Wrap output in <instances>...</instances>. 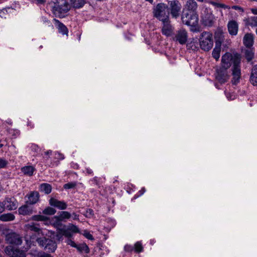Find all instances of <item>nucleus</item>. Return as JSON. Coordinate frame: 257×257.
Masks as SVG:
<instances>
[{
  "label": "nucleus",
  "instance_id": "obj_51",
  "mask_svg": "<svg viewBox=\"0 0 257 257\" xmlns=\"http://www.w3.org/2000/svg\"><path fill=\"white\" fill-rule=\"evenodd\" d=\"M84 236L89 240H93L94 238L92 235L89 232H85L84 233Z\"/></svg>",
  "mask_w": 257,
  "mask_h": 257
},
{
  "label": "nucleus",
  "instance_id": "obj_40",
  "mask_svg": "<svg viewBox=\"0 0 257 257\" xmlns=\"http://www.w3.org/2000/svg\"><path fill=\"white\" fill-rule=\"evenodd\" d=\"M68 230L73 233H78L79 232V228L75 225L70 224L68 228Z\"/></svg>",
  "mask_w": 257,
  "mask_h": 257
},
{
  "label": "nucleus",
  "instance_id": "obj_13",
  "mask_svg": "<svg viewBox=\"0 0 257 257\" xmlns=\"http://www.w3.org/2000/svg\"><path fill=\"white\" fill-rule=\"evenodd\" d=\"M2 204L4 209L6 208L9 210H15L18 207V202L16 199L12 198H7Z\"/></svg>",
  "mask_w": 257,
  "mask_h": 257
},
{
  "label": "nucleus",
  "instance_id": "obj_15",
  "mask_svg": "<svg viewBox=\"0 0 257 257\" xmlns=\"http://www.w3.org/2000/svg\"><path fill=\"white\" fill-rule=\"evenodd\" d=\"M243 43L247 48H251L254 43L253 35L251 33L245 34L243 38Z\"/></svg>",
  "mask_w": 257,
  "mask_h": 257
},
{
  "label": "nucleus",
  "instance_id": "obj_2",
  "mask_svg": "<svg viewBox=\"0 0 257 257\" xmlns=\"http://www.w3.org/2000/svg\"><path fill=\"white\" fill-rule=\"evenodd\" d=\"M153 13L154 17L162 23H167L170 20L168 6L164 3L158 4L153 8Z\"/></svg>",
  "mask_w": 257,
  "mask_h": 257
},
{
  "label": "nucleus",
  "instance_id": "obj_42",
  "mask_svg": "<svg viewBox=\"0 0 257 257\" xmlns=\"http://www.w3.org/2000/svg\"><path fill=\"white\" fill-rule=\"evenodd\" d=\"M76 186L75 182H69L64 185V188L65 189H69L74 188Z\"/></svg>",
  "mask_w": 257,
  "mask_h": 257
},
{
  "label": "nucleus",
  "instance_id": "obj_57",
  "mask_svg": "<svg viewBox=\"0 0 257 257\" xmlns=\"http://www.w3.org/2000/svg\"><path fill=\"white\" fill-rule=\"evenodd\" d=\"M72 217L74 220H78L79 219L78 215H77L75 213H73Z\"/></svg>",
  "mask_w": 257,
  "mask_h": 257
},
{
  "label": "nucleus",
  "instance_id": "obj_11",
  "mask_svg": "<svg viewBox=\"0 0 257 257\" xmlns=\"http://www.w3.org/2000/svg\"><path fill=\"white\" fill-rule=\"evenodd\" d=\"M62 221L58 216H54L51 219L48 218L47 222L45 223V224L51 225L56 228L57 230L60 231L63 227H65V225L62 224Z\"/></svg>",
  "mask_w": 257,
  "mask_h": 257
},
{
  "label": "nucleus",
  "instance_id": "obj_34",
  "mask_svg": "<svg viewBox=\"0 0 257 257\" xmlns=\"http://www.w3.org/2000/svg\"><path fill=\"white\" fill-rule=\"evenodd\" d=\"M58 216L63 221L66 219H69L71 217V214L68 211H63L60 212Z\"/></svg>",
  "mask_w": 257,
  "mask_h": 257
},
{
  "label": "nucleus",
  "instance_id": "obj_16",
  "mask_svg": "<svg viewBox=\"0 0 257 257\" xmlns=\"http://www.w3.org/2000/svg\"><path fill=\"white\" fill-rule=\"evenodd\" d=\"M227 28L229 33L231 35L235 36L238 32V25L235 21H230L228 23Z\"/></svg>",
  "mask_w": 257,
  "mask_h": 257
},
{
  "label": "nucleus",
  "instance_id": "obj_6",
  "mask_svg": "<svg viewBox=\"0 0 257 257\" xmlns=\"http://www.w3.org/2000/svg\"><path fill=\"white\" fill-rule=\"evenodd\" d=\"M232 75L231 82L236 85L239 83L241 77L240 60L238 58L235 59L234 65L232 66Z\"/></svg>",
  "mask_w": 257,
  "mask_h": 257
},
{
  "label": "nucleus",
  "instance_id": "obj_33",
  "mask_svg": "<svg viewBox=\"0 0 257 257\" xmlns=\"http://www.w3.org/2000/svg\"><path fill=\"white\" fill-rule=\"evenodd\" d=\"M77 249L81 252H84L86 253H89V249L88 246L85 243L80 244L78 245H76V247H75Z\"/></svg>",
  "mask_w": 257,
  "mask_h": 257
},
{
  "label": "nucleus",
  "instance_id": "obj_32",
  "mask_svg": "<svg viewBox=\"0 0 257 257\" xmlns=\"http://www.w3.org/2000/svg\"><path fill=\"white\" fill-rule=\"evenodd\" d=\"M25 228L28 230H31L35 232H39L40 228L34 223H30L25 225Z\"/></svg>",
  "mask_w": 257,
  "mask_h": 257
},
{
  "label": "nucleus",
  "instance_id": "obj_56",
  "mask_svg": "<svg viewBox=\"0 0 257 257\" xmlns=\"http://www.w3.org/2000/svg\"><path fill=\"white\" fill-rule=\"evenodd\" d=\"M42 20L44 23H47L48 24H49L50 23V21L47 18H46L45 17H42Z\"/></svg>",
  "mask_w": 257,
  "mask_h": 257
},
{
  "label": "nucleus",
  "instance_id": "obj_12",
  "mask_svg": "<svg viewBox=\"0 0 257 257\" xmlns=\"http://www.w3.org/2000/svg\"><path fill=\"white\" fill-rule=\"evenodd\" d=\"M6 241L10 244L9 245L14 246V245H19L22 243V239L18 234L13 233H10L6 236Z\"/></svg>",
  "mask_w": 257,
  "mask_h": 257
},
{
  "label": "nucleus",
  "instance_id": "obj_39",
  "mask_svg": "<svg viewBox=\"0 0 257 257\" xmlns=\"http://www.w3.org/2000/svg\"><path fill=\"white\" fill-rule=\"evenodd\" d=\"M135 250L137 252H140L143 251V247L140 241L137 242L134 245Z\"/></svg>",
  "mask_w": 257,
  "mask_h": 257
},
{
  "label": "nucleus",
  "instance_id": "obj_50",
  "mask_svg": "<svg viewBox=\"0 0 257 257\" xmlns=\"http://www.w3.org/2000/svg\"><path fill=\"white\" fill-rule=\"evenodd\" d=\"M8 164L7 161L2 158H0V169L4 168Z\"/></svg>",
  "mask_w": 257,
  "mask_h": 257
},
{
  "label": "nucleus",
  "instance_id": "obj_18",
  "mask_svg": "<svg viewBox=\"0 0 257 257\" xmlns=\"http://www.w3.org/2000/svg\"><path fill=\"white\" fill-rule=\"evenodd\" d=\"M28 200L27 202L30 204H36L39 199V194L37 191H33L28 195Z\"/></svg>",
  "mask_w": 257,
  "mask_h": 257
},
{
  "label": "nucleus",
  "instance_id": "obj_64",
  "mask_svg": "<svg viewBox=\"0 0 257 257\" xmlns=\"http://www.w3.org/2000/svg\"><path fill=\"white\" fill-rule=\"evenodd\" d=\"M7 123L10 124H12V121L11 119H8V120L7 121Z\"/></svg>",
  "mask_w": 257,
  "mask_h": 257
},
{
  "label": "nucleus",
  "instance_id": "obj_25",
  "mask_svg": "<svg viewBox=\"0 0 257 257\" xmlns=\"http://www.w3.org/2000/svg\"><path fill=\"white\" fill-rule=\"evenodd\" d=\"M245 24L251 27H257V16H252L245 20Z\"/></svg>",
  "mask_w": 257,
  "mask_h": 257
},
{
  "label": "nucleus",
  "instance_id": "obj_14",
  "mask_svg": "<svg viewBox=\"0 0 257 257\" xmlns=\"http://www.w3.org/2000/svg\"><path fill=\"white\" fill-rule=\"evenodd\" d=\"M49 204L60 210H65L67 208V204L64 201H60L54 198H51L49 200Z\"/></svg>",
  "mask_w": 257,
  "mask_h": 257
},
{
  "label": "nucleus",
  "instance_id": "obj_19",
  "mask_svg": "<svg viewBox=\"0 0 257 257\" xmlns=\"http://www.w3.org/2000/svg\"><path fill=\"white\" fill-rule=\"evenodd\" d=\"M170 20H169L167 23H163V26L162 28V33L167 36H171L173 30L172 27L170 24Z\"/></svg>",
  "mask_w": 257,
  "mask_h": 257
},
{
  "label": "nucleus",
  "instance_id": "obj_3",
  "mask_svg": "<svg viewBox=\"0 0 257 257\" xmlns=\"http://www.w3.org/2000/svg\"><path fill=\"white\" fill-rule=\"evenodd\" d=\"M181 19L184 24L191 27V31H197L198 18L196 13H189V12H186V11L184 10Z\"/></svg>",
  "mask_w": 257,
  "mask_h": 257
},
{
  "label": "nucleus",
  "instance_id": "obj_52",
  "mask_svg": "<svg viewBox=\"0 0 257 257\" xmlns=\"http://www.w3.org/2000/svg\"><path fill=\"white\" fill-rule=\"evenodd\" d=\"M231 9H233V10H236V11H238L240 12H243L244 10L242 8L239 7V6H233L232 7H231Z\"/></svg>",
  "mask_w": 257,
  "mask_h": 257
},
{
  "label": "nucleus",
  "instance_id": "obj_10",
  "mask_svg": "<svg viewBox=\"0 0 257 257\" xmlns=\"http://www.w3.org/2000/svg\"><path fill=\"white\" fill-rule=\"evenodd\" d=\"M173 39L174 41L183 45L186 43L188 39L187 32L185 29H180L176 32Z\"/></svg>",
  "mask_w": 257,
  "mask_h": 257
},
{
  "label": "nucleus",
  "instance_id": "obj_20",
  "mask_svg": "<svg viewBox=\"0 0 257 257\" xmlns=\"http://www.w3.org/2000/svg\"><path fill=\"white\" fill-rule=\"evenodd\" d=\"M55 24L57 25V27L59 30V32L63 35H68V30L67 27L58 20L54 19Z\"/></svg>",
  "mask_w": 257,
  "mask_h": 257
},
{
  "label": "nucleus",
  "instance_id": "obj_30",
  "mask_svg": "<svg viewBox=\"0 0 257 257\" xmlns=\"http://www.w3.org/2000/svg\"><path fill=\"white\" fill-rule=\"evenodd\" d=\"M70 2L72 6L76 9L82 8L85 4L84 0H70Z\"/></svg>",
  "mask_w": 257,
  "mask_h": 257
},
{
  "label": "nucleus",
  "instance_id": "obj_58",
  "mask_svg": "<svg viewBox=\"0 0 257 257\" xmlns=\"http://www.w3.org/2000/svg\"><path fill=\"white\" fill-rule=\"evenodd\" d=\"M250 11L253 14L257 15V8H252Z\"/></svg>",
  "mask_w": 257,
  "mask_h": 257
},
{
  "label": "nucleus",
  "instance_id": "obj_53",
  "mask_svg": "<svg viewBox=\"0 0 257 257\" xmlns=\"http://www.w3.org/2000/svg\"><path fill=\"white\" fill-rule=\"evenodd\" d=\"M55 158L59 160H63L64 158V156L59 152L55 153Z\"/></svg>",
  "mask_w": 257,
  "mask_h": 257
},
{
  "label": "nucleus",
  "instance_id": "obj_23",
  "mask_svg": "<svg viewBox=\"0 0 257 257\" xmlns=\"http://www.w3.org/2000/svg\"><path fill=\"white\" fill-rule=\"evenodd\" d=\"M250 81L254 86H257V65L254 66L251 70Z\"/></svg>",
  "mask_w": 257,
  "mask_h": 257
},
{
  "label": "nucleus",
  "instance_id": "obj_4",
  "mask_svg": "<svg viewBox=\"0 0 257 257\" xmlns=\"http://www.w3.org/2000/svg\"><path fill=\"white\" fill-rule=\"evenodd\" d=\"M200 48L205 51H209L213 47L212 35L209 32H203L199 38Z\"/></svg>",
  "mask_w": 257,
  "mask_h": 257
},
{
  "label": "nucleus",
  "instance_id": "obj_46",
  "mask_svg": "<svg viewBox=\"0 0 257 257\" xmlns=\"http://www.w3.org/2000/svg\"><path fill=\"white\" fill-rule=\"evenodd\" d=\"M204 22L206 26L210 27L212 26L214 22L213 19L212 18H210V19L204 20Z\"/></svg>",
  "mask_w": 257,
  "mask_h": 257
},
{
  "label": "nucleus",
  "instance_id": "obj_17",
  "mask_svg": "<svg viewBox=\"0 0 257 257\" xmlns=\"http://www.w3.org/2000/svg\"><path fill=\"white\" fill-rule=\"evenodd\" d=\"M197 4L194 0H188L185 5V10L189 13H195Z\"/></svg>",
  "mask_w": 257,
  "mask_h": 257
},
{
  "label": "nucleus",
  "instance_id": "obj_27",
  "mask_svg": "<svg viewBox=\"0 0 257 257\" xmlns=\"http://www.w3.org/2000/svg\"><path fill=\"white\" fill-rule=\"evenodd\" d=\"M14 11V9L11 8H5L0 10V18L6 19L9 16V14Z\"/></svg>",
  "mask_w": 257,
  "mask_h": 257
},
{
  "label": "nucleus",
  "instance_id": "obj_29",
  "mask_svg": "<svg viewBox=\"0 0 257 257\" xmlns=\"http://www.w3.org/2000/svg\"><path fill=\"white\" fill-rule=\"evenodd\" d=\"M40 189L41 191L44 192L45 194H48L52 191L51 186L47 183H43L40 185Z\"/></svg>",
  "mask_w": 257,
  "mask_h": 257
},
{
  "label": "nucleus",
  "instance_id": "obj_24",
  "mask_svg": "<svg viewBox=\"0 0 257 257\" xmlns=\"http://www.w3.org/2000/svg\"><path fill=\"white\" fill-rule=\"evenodd\" d=\"M21 171L25 175L31 176L33 175L35 169L32 166H26L22 168Z\"/></svg>",
  "mask_w": 257,
  "mask_h": 257
},
{
  "label": "nucleus",
  "instance_id": "obj_35",
  "mask_svg": "<svg viewBox=\"0 0 257 257\" xmlns=\"http://www.w3.org/2000/svg\"><path fill=\"white\" fill-rule=\"evenodd\" d=\"M209 3L211 5H212V6H213L215 8H223V9H230V7H229L228 6H227L223 4L216 3L214 1H210L209 2Z\"/></svg>",
  "mask_w": 257,
  "mask_h": 257
},
{
  "label": "nucleus",
  "instance_id": "obj_60",
  "mask_svg": "<svg viewBox=\"0 0 257 257\" xmlns=\"http://www.w3.org/2000/svg\"><path fill=\"white\" fill-rule=\"evenodd\" d=\"M4 211V205L2 203L0 202V213Z\"/></svg>",
  "mask_w": 257,
  "mask_h": 257
},
{
  "label": "nucleus",
  "instance_id": "obj_43",
  "mask_svg": "<svg viewBox=\"0 0 257 257\" xmlns=\"http://www.w3.org/2000/svg\"><path fill=\"white\" fill-rule=\"evenodd\" d=\"M33 255L34 257H52L50 254L44 252H38L36 254H34Z\"/></svg>",
  "mask_w": 257,
  "mask_h": 257
},
{
  "label": "nucleus",
  "instance_id": "obj_21",
  "mask_svg": "<svg viewBox=\"0 0 257 257\" xmlns=\"http://www.w3.org/2000/svg\"><path fill=\"white\" fill-rule=\"evenodd\" d=\"M221 51V43L220 42H216L215 47L214 48L212 55V57L215 59L216 60H218L220 57V53Z\"/></svg>",
  "mask_w": 257,
  "mask_h": 257
},
{
  "label": "nucleus",
  "instance_id": "obj_36",
  "mask_svg": "<svg viewBox=\"0 0 257 257\" xmlns=\"http://www.w3.org/2000/svg\"><path fill=\"white\" fill-rule=\"evenodd\" d=\"M32 220L35 221H43L47 222L48 217L42 215H35L32 216Z\"/></svg>",
  "mask_w": 257,
  "mask_h": 257
},
{
  "label": "nucleus",
  "instance_id": "obj_5",
  "mask_svg": "<svg viewBox=\"0 0 257 257\" xmlns=\"http://www.w3.org/2000/svg\"><path fill=\"white\" fill-rule=\"evenodd\" d=\"M238 58L240 60V57L237 54L232 55L229 53H226L222 56L221 58V67L228 69L229 68L231 64L234 65L235 59Z\"/></svg>",
  "mask_w": 257,
  "mask_h": 257
},
{
  "label": "nucleus",
  "instance_id": "obj_9",
  "mask_svg": "<svg viewBox=\"0 0 257 257\" xmlns=\"http://www.w3.org/2000/svg\"><path fill=\"white\" fill-rule=\"evenodd\" d=\"M227 70L223 67L217 70L215 78L219 83H224L229 79V75Z\"/></svg>",
  "mask_w": 257,
  "mask_h": 257
},
{
  "label": "nucleus",
  "instance_id": "obj_41",
  "mask_svg": "<svg viewBox=\"0 0 257 257\" xmlns=\"http://www.w3.org/2000/svg\"><path fill=\"white\" fill-rule=\"evenodd\" d=\"M46 240H48V239L45 238H38L37 239V241L39 244L40 246H44L45 247L46 244Z\"/></svg>",
  "mask_w": 257,
  "mask_h": 257
},
{
  "label": "nucleus",
  "instance_id": "obj_38",
  "mask_svg": "<svg viewBox=\"0 0 257 257\" xmlns=\"http://www.w3.org/2000/svg\"><path fill=\"white\" fill-rule=\"evenodd\" d=\"M60 231L63 232V234L64 236L68 238L71 237L72 236V234L70 231L68 229H65L64 227H63Z\"/></svg>",
  "mask_w": 257,
  "mask_h": 257
},
{
  "label": "nucleus",
  "instance_id": "obj_48",
  "mask_svg": "<svg viewBox=\"0 0 257 257\" xmlns=\"http://www.w3.org/2000/svg\"><path fill=\"white\" fill-rule=\"evenodd\" d=\"M223 37V33L221 30H218L215 33V37L218 38L219 39H221Z\"/></svg>",
  "mask_w": 257,
  "mask_h": 257
},
{
  "label": "nucleus",
  "instance_id": "obj_44",
  "mask_svg": "<svg viewBox=\"0 0 257 257\" xmlns=\"http://www.w3.org/2000/svg\"><path fill=\"white\" fill-rule=\"evenodd\" d=\"M57 231L58 232L56 235V239L59 241H62L63 240V236H64L63 232L59 230Z\"/></svg>",
  "mask_w": 257,
  "mask_h": 257
},
{
  "label": "nucleus",
  "instance_id": "obj_8",
  "mask_svg": "<svg viewBox=\"0 0 257 257\" xmlns=\"http://www.w3.org/2000/svg\"><path fill=\"white\" fill-rule=\"evenodd\" d=\"M27 249L28 248H26L25 250H20L15 246L8 245L5 248V252L10 257H25V252Z\"/></svg>",
  "mask_w": 257,
  "mask_h": 257
},
{
  "label": "nucleus",
  "instance_id": "obj_54",
  "mask_svg": "<svg viewBox=\"0 0 257 257\" xmlns=\"http://www.w3.org/2000/svg\"><path fill=\"white\" fill-rule=\"evenodd\" d=\"M46 0H34L32 1V3H35L37 5L43 4L45 3Z\"/></svg>",
  "mask_w": 257,
  "mask_h": 257
},
{
  "label": "nucleus",
  "instance_id": "obj_37",
  "mask_svg": "<svg viewBox=\"0 0 257 257\" xmlns=\"http://www.w3.org/2000/svg\"><path fill=\"white\" fill-rule=\"evenodd\" d=\"M56 211L55 209H54L52 207H48L46 208L43 211V213L44 214L50 215H54L56 213Z\"/></svg>",
  "mask_w": 257,
  "mask_h": 257
},
{
  "label": "nucleus",
  "instance_id": "obj_28",
  "mask_svg": "<svg viewBox=\"0 0 257 257\" xmlns=\"http://www.w3.org/2000/svg\"><path fill=\"white\" fill-rule=\"evenodd\" d=\"M15 216L11 213L3 214L0 216V220L2 221H10L14 220Z\"/></svg>",
  "mask_w": 257,
  "mask_h": 257
},
{
  "label": "nucleus",
  "instance_id": "obj_49",
  "mask_svg": "<svg viewBox=\"0 0 257 257\" xmlns=\"http://www.w3.org/2000/svg\"><path fill=\"white\" fill-rule=\"evenodd\" d=\"M66 242L67 243V244L70 245L72 247H76V245L77 244H76V243L74 241H73L72 240H71L70 238H68L66 241Z\"/></svg>",
  "mask_w": 257,
  "mask_h": 257
},
{
  "label": "nucleus",
  "instance_id": "obj_47",
  "mask_svg": "<svg viewBox=\"0 0 257 257\" xmlns=\"http://www.w3.org/2000/svg\"><path fill=\"white\" fill-rule=\"evenodd\" d=\"M124 250L126 252H131L134 250V247L129 244H126L124 246Z\"/></svg>",
  "mask_w": 257,
  "mask_h": 257
},
{
  "label": "nucleus",
  "instance_id": "obj_26",
  "mask_svg": "<svg viewBox=\"0 0 257 257\" xmlns=\"http://www.w3.org/2000/svg\"><path fill=\"white\" fill-rule=\"evenodd\" d=\"M19 212L20 214L26 215L31 214L32 210L28 206L25 205L19 208Z\"/></svg>",
  "mask_w": 257,
  "mask_h": 257
},
{
  "label": "nucleus",
  "instance_id": "obj_63",
  "mask_svg": "<svg viewBox=\"0 0 257 257\" xmlns=\"http://www.w3.org/2000/svg\"><path fill=\"white\" fill-rule=\"evenodd\" d=\"M145 1L146 2H148L149 3H150L151 4H153V2H154V0H145Z\"/></svg>",
  "mask_w": 257,
  "mask_h": 257
},
{
  "label": "nucleus",
  "instance_id": "obj_59",
  "mask_svg": "<svg viewBox=\"0 0 257 257\" xmlns=\"http://www.w3.org/2000/svg\"><path fill=\"white\" fill-rule=\"evenodd\" d=\"M87 213H88L89 215V216H92L93 214V211L92 209H89L87 211Z\"/></svg>",
  "mask_w": 257,
  "mask_h": 257
},
{
  "label": "nucleus",
  "instance_id": "obj_45",
  "mask_svg": "<svg viewBox=\"0 0 257 257\" xmlns=\"http://www.w3.org/2000/svg\"><path fill=\"white\" fill-rule=\"evenodd\" d=\"M31 150L35 153H38L40 151V148L36 144H32L30 147Z\"/></svg>",
  "mask_w": 257,
  "mask_h": 257
},
{
  "label": "nucleus",
  "instance_id": "obj_55",
  "mask_svg": "<svg viewBox=\"0 0 257 257\" xmlns=\"http://www.w3.org/2000/svg\"><path fill=\"white\" fill-rule=\"evenodd\" d=\"M86 172L87 173V174L88 175H93V171L92 170L89 168H86Z\"/></svg>",
  "mask_w": 257,
  "mask_h": 257
},
{
  "label": "nucleus",
  "instance_id": "obj_1",
  "mask_svg": "<svg viewBox=\"0 0 257 257\" xmlns=\"http://www.w3.org/2000/svg\"><path fill=\"white\" fill-rule=\"evenodd\" d=\"M49 5L52 13L58 17H63L70 9L67 0H51Z\"/></svg>",
  "mask_w": 257,
  "mask_h": 257
},
{
  "label": "nucleus",
  "instance_id": "obj_22",
  "mask_svg": "<svg viewBox=\"0 0 257 257\" xmlns=\"http://www.w3.org/2000/svg\"><path fill=\"white\" fill-rule=\"evenodd\" d=\"M57 248L56 242L52 240L48 239L46 240V244L45 249H47L49 252H53Z\"/></svg>",
  "mask_w": 257,
  "mask_h": 257
},
{
  "label": "nucleus",
  "instance_id": "obj_7",
  "mask_svg": "<svg viewBox=\"0 0 257 257\" xmlns=\"http://www.w3.org/2000/svg\"><path fill=\"white\" fill-rule=\"evenodd\" d=\"M168 5L169 13H170L172 17L175 19L178 18L182 8L180 3L178 1H171L169 2Z\"/></svg>",
  "mask_w": 257,
  "mask_h": 257
},
{
  "label": "nucleus",
  "instance_id": "obj_31",
  "mask_svg": "<svg viewBox=\"0 0 257 257\" xmlns=\"http://www.w3.org/2000/svg\"><path fill=\"white\" fill-rule=\"evenodd\" d=\"M244 55L248 62L250 61L254 57V50L253 49L248 48L245 50Z\"/></svg>",
  "mask_w": 257,
  "mask_h": 257
},
{
  "label": "nucleus",
  "instance_id": "obj_62",
  "mask_svg": "<svg viewBox=\"0 0 257 257\" xmlns=\"http://www.w3.org/2000/svg\"><path fill=\"white\" fill-rule=\"evenodd\" d=\"M226 97L228 100H232V99H234V96H233V97H229L227 94H226Z\"/></svg>",
  "mask_w": 257,
  "mask_h": 257
},
{
  "label": "nucleus",
  "instance_id": "obj_61",
  "mask_svg": "<svg viewBox=\"0 0 257 257\" xmlns=\"http://www.w3.org/2000/svg\"><path fill=\"white\" fill-rule=\"evenodd\" d=\"M146 191L145 188H142L141 190L139 191V193H140V195H143Z\"/></svg>",
  "mask_w": 257,
  "mask_h": 257
}]
</instances>
